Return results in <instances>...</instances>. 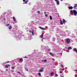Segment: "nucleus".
<instances>
[{
    "label": "nucleus",
    "instance_id": "1",
    "mask_svg": "<svg viewBox=\"0 0 77 77\" xmlns=\"http://www.w3.org/2000/svg\"><path fill=\"white\" fill-rule=\"evenodd\" d=\"M70 13L71 15H73L74 14V15H77V11L74 10H71L70 11Z\"/></svg>",
    "mask_w": 77,
    "mask_h": 77
},
{
    "label": "nucleus",
    "instance_id": "2",
    "mask_svg": "<svg viewBox=\"0 0 77 77\" xmlns=\"http://www.w3.org/2000/svg\"><path fill=\"white\" fill-rule=\"evenodd\" d=\"M66 42L68 44H69V42H70V41L69 38L66 39Z\"/></svg>",
    "mask_w": 77,
    "mask_h": 77
},
{
    "label": "nucleus",
    "instance_id": "3",
    "mask_svg": "<svg viewBox=\"0 0 77 77\" xmlns=\"http://www.w3.org/2000/svg\"><path fill=\"white\" fill-rule=\"evenodd\" d=\"M55 2H56L57 5H59V1L58 0H54Z\"/></svg>",
    "mask_w": 77,
    "mask_h": 77
},
{
    "label": "nucleus",
    "instance_id": "4",
    "mask_svg": "<svg viewBox=\"0 0 77 77\" xmlns=\"http://www.w3.org/2000/svg\"><path fill=\"white\" fill-rule=\"evenodd\" d=\"M54 75V72H51V77H52V76H53Z\"/></svg>",
    "mask_w": 77,
    "mask_h": 77
},
{
    "label": "nucleus",
    "instance_id": "5",
    "mask_svg": "<svg viewBox=\"0 0 77 77\" xmlns=\"http://www.w3.org/2000/svg\"><path fill=\"white\" fill-rule=\"evenodd\" d=\"M38 28H39V29H40L41 30H45V29L44 28H42L40 26L38 27Z\"/></svg>",
    "mask_w": 77,
    "mask_h": 77
},
{
    "label": "nucleus",
    "instance_id": "6",
    "mask_svg": "<svg viewBox=\"0 0 77 77\" xmlns=\"http://www.w3.org/2000/svg\"><path fill=\"white\" fill-rule=\"evenodd\" d=\"M73 51H75L76 53H77V49L76 48H74L73 50Z\"/></svg>",
    "mask_w": 77,
    "mask_h": 77
},
{
    "label": "nucleus",
    "instance_id": "7",
    "mask_svg": "<svg viewBox=\"0 0 77 77\" xmlns=\"http://www.w3.org/2000/svg\"><path fill=\"white\" fill-rule=\"evenodd\" d=\"M65 22H66V20L65 19H63V24H65Z\"/></svg>",
    "mask_w": 77,
    "mask_h": 77
},
{
    "label": "nucleus",
    "instance_id": "8",
    "mask_svg": "<svg viewBox=\"0 0 77 77\" xmlns=\"http://www.w3.org/2000/svg\"><path fill=\"white\" fill-rule=\"evenodd\" d=\"M43 71H44V70L40 69L39 70V72H42Z\"/></svg>",
    "mask_w": 77,
    "mask_h": 77
},
{
    "label": "nucleus",
    "instance_id": "9",
    "mask_svg": "<svg viewBox=\"0 0 77 77\" xmlns=\"http://www.w3.org/2000/svg\"><path fill=\"white\" fill-rule=\"evenodd\" d=\"M69 9H73V7L72 6H69Z\"/></svg>",
    "mask_w": 77,
    "mask_h": 77
},
{
    "label": "nucleus",
    "instance_id": "10",
    "mask_svg": "<svg viewBox=\"0 0 77 77\" xmlns=\"http://www.w3.org/2000/svg\"><path fill=\"white\" fill-rule=\"evenodd\" d=\"M43 37H44V35H43V34L42 35L40 36V37L41 38L43 39H44V38Z\"/></svg>",
    "mask_w": 77,
    "mask_h": 77
},
{
    "label": "nucleus",
    "instance_id": "11",
    "mask_svg": "<svg viewBox=\"0 0 77 77\" xmlns=\"http://www.w3.org/2000/svg\"><path fill=\"white\" fill-rule=\"evenodd\" d=\"M60 24L61 25H63V22H62V20H60Z\"/></svg>",
    "mask_w": 77,
    "mask_h": 77
},
{
    "label": "nucleus",
    "instance_id": "12",
    "mask_svg": "<svg viewBox=\"0 0 77 77\" xmlns=\"http://www.w3.org/2000/svg\"><path fill=\"white\" fill-rule=\"evenodd\" d=\"M20 62H22L23 61V58H21L19 60Z\"/></svg>",
    "mask_w": 77,
    "mask_h": 77
},
{
    "label": "nucleus",
    "instance_id": "13",
    "mask_svg": "<svg viewBox=\"0 0 77 77\" xmlns=\"http://www.w3.org/2000/svg\"><path fill=\"white\" fill-rule=\"evenodd\" d=\"M72 48L71 47H69L68 48V50H71V49H72Z\"/></svg>",
    "mask_w": 77,
    "mask_h": 77
},
{
    "label": "nucleus",
    "instance_id": "14",
    "mask_svg": "<svg viewBox=\"0 0 77 77\" xmlns=\"http://www.w3.org/2000/svg\"><path fill=\"white\" fill-rule=\"evenodd\" d=\"M13 18L14 20V21H16V19H15V17H13Z\"/></svg>",
    "mask_w": 77,
    "mask_h": 77
},
{
    "label": "nucleus",
    "instance_id": "15",
    "mask_svg": "<svg viewBox=\"0 0 77 77\" xmlns=\"http://www.w3.org/2000/svg\"><path fill=\"white\" fill-rule=\"evenodd\" d=\"M8 28L10 30H11V29H12V26H10Z\"/></svg>",
    "mask_w": 77,
    "mask_h": 77
},
{
    "label": "nucleus",
    "instance_id": "16",
    "mask_svg": "<svg viewBox=\"0 0 77 77\" xmlns=\"http://www.w3.org/2000/svg\"><path fill=\"white\" fill-rule=\"evenodd\" d=\"M50 20H52L53 19V18H52V17H51V16H50Z\"/></svg>",
    "mask_w": 77,
    "mask_h": 77
},
{
    "label": "nucleus",
    "instance_id": "17",
    "mask_svg": "<svg viewBox=\"0 0 77 77\" xmlns=\"http://www.w3.org/2000/svg\"><path fill=\"white\" fill-rule=\"evenodd\" d=\"M5 68H8V65H6L5 66Z\"/></svg>",
    "mask_w": 77,
    "mask_h": 77
},
{
    "label": "nucleus",
    "instance_id": "18",
    "mask_svg": "<svg viewBox=\"0 0 77 77\" xmlns=\"http://www.w3.org/2000/svg\"><path fill=\"white\" fill-rule=\"evenodd\" d=\"M11 69H15V67H11Z\"/></svg>",
    "mask_w": 77,
    "mask_h": 77
},
{
    "label": "nucleus",
    "instance_id": "19",
    "mask_svg": "<svg viewBox=\"0 0 77 77\" xmlns=\"http://www.w3.org/2000/svg\"><path fill=\"white\" fill-rule=\"evenodd\" d=\"M31 33H32V35H34V33H33V30H32V32H31Z\"/></svg>",
    "mask_w": 77,
    "mask_h": 77
},
{
    "label": "nucleus",
    "instance_id": "20",
    "mask_svg": "<svg viewBox=\"0 0 77 77\" xmlns=\"http://www.w3.org/2000/svg\"><path fill=\"white\" fill-rule=\"evenodd\" d=\"M27 2H28V0H27L26 1V2H25V4H26L27 3Z\"/></svg>",
    "mask_w": 77,
    "mask_h": 77
},
{
    "label": "nucleus",
    "instance_id": "21",
    "mask_svg": "<svg viewBox=\"0 0 77 77\" xmlns=\"http://www.w3.org/2000/svg\"><path fill=\"white\" fill-rule=\"evenodd\" d=\"M38 74L39 75V76H41V74L40 73H38Z\"/></svg>",
    "mask_w": 77,
    "mask_h": 77
},
{
    "label": "nucleus",
    "instance_id": "22",
    "mask_svg": "<svg viewBox=\"0 0 77 77\" xmlns=\"http://www.w3.org/2000/svg\"><path fill=\"white\" fill-rule=\"evenodd\" d=\"M37 13H38V14H40V11H37Z\"/></svg>",
    "mask_w": 77,
    "mask_h": 77
},
{
    "label": "nucleus",
    "instance_id": "23",
    "mask_svg": "<svg viewBox=\"0 0 77 77\" xmlns=\"http://www.w3.org/2000/svg\"><path fill=\"white\" fill-rule=\"evenodd\" d=\"M51 49H48V51H50Z\"/></svg>",
    "mask_w": 77,
    "mask_h": 77
},
{
    "label": "nucleus",
    "instance_id": "24",
    "mask_svg": "<svg viewBox=\"0 0 77 77\" xmlns=\"http://www.w3.org/2000/svg\"><path fill=\"white\" fill-rule=\"evenodd\" d=\"M45 16L46 17H48V15L45 14Z\"/></svg>",
    "mask_w": 77,
    "mask_h": 77
},
{
    "label": "nucleus",
    "instance_id": "25",
    "mask_svg": "<svg viewBox=\"0 0 77 77\" xmlns=\"http://www.w3.org/2000/svg\"><path fill=\"white\" fill-rule=\"evenodd\" d=\"M44 62H47V61H46V60H44Z\"/></svg>",
    "mask_w": 77,
    "mask_h": 77
},
{
    "label": "nucleus",
    "instance_id": "26",
    "mask_svg": "<svg viewBox=\"0 0 77 77\" xmlns=\"http://www.w3.org/2000/svg\"><path fill=\"white\" fill-rule=\"evenodd\" d=\"M50 54H51V55H53V54H51V52L50 53Z\"/></svg>",
    "mask_w": 77,
    "mask_h": 77
},
{
    "label": "nucleus",
    "instance_id": "27",
    "mask_svg": "<svg viewBox=\"0 0 77 77\" xmlns=\"http://www.w3.org/2000/svg\"><path fill=\"white\" fill-rule=\"evenodd\" d=\"M8 66H9V67L11 66L9 64H8Z\"/></svg>",
    "mask_w": 77,
    "mask_h": 77
},
{
    "label": "nucleus",
    "instance_id": "28",
    "mask_svg": "<svg viewBox=\"0 0 77 77\" xmlns=\"http://www.w3.org/2000/svg\"><path fill=\"white\" fill-rule=\"evenodd\" d=\"M18 72L19 74H20V72Z\"/></svg>",
    "mask_w": 77,
    "mask_h": 77
},
{
    "label": "nucleus",
    "instance_id": "29",
    "mask_svg": "<svg viewBox=\"0 0 77 77\" xmlns=\"http://www.w3.org/2000/svg\"><path fill=\"white\" fill-rule=\"evenodd\" d=\"M60 74H62V71H60Z\"/></svg>",
    "mask_w": 77,
    "mask_h": 77
},
{
    "label": "nucleus",
    "instance_id": "30",
    "mask_svg": "<svg viewBox=\"0 0 77 77\" xmlns=\"http://www.w3.org/2000/svg\"><path fill=\"white\" fill-rule=\"evenodd\" d=\"M74 71H76V72H77V70H74Z\"/></svg>",
    "mask_w": 77,
    "mask_h": 77
},
{
    "label": "nucleus",
    "instance_id": "31",
    "mask_svg": "<svg viewBox=\"0 0 77 77\" xmlns=\"http://www.w3.org/2000/svg\"><path fill=\"white\" fill-rule=\"evenodd\" d=\"M56 76H57H57H58V75H57V74H56Z\"/></svg>",
    "mask_w": 77,
    "mask_h": 77
},
{
    "label": "nucleus",
    "instance_id": "32",
    "mask_svg": "<svg viewBox=\"0 0 77 77\" xmlns=\"http://www.w3.org/2000/svg\"><path fill=\"white\" fill-rule=\"evenodd\" d=\"M9 26V24H7V26Z\"/></svg>",
    "mask_w": 77,
    "mask_h": 77
},
{
    "label": "nucleus",
    "instance_id": "33",
    "mask_svg": "<svg viewBox=\"0 0 77 77\" xmlns=\"http://www.w3.org/2000/svg\"><path fill=\"white\" fill-rule=\"evenodd\" d=\"M4 20L5 21H6V19L5 18H4Z\"/></svg>",
    "mask_w": 77,
    "mask_h": 77
},
{
    "label": "nucleus",
    "instance_id": "34",
    "mask_svg": "<svg viewBox=\"0 0 77 77\" xmlns=\"http://www.w3.org/2000/svg\"><path fill=\"white\" fill-rule=\"evenodd\" d=\"M25 0H23V2H25Z\"/></svg>",
    "mask_w": 77,
    "mask_h": 77
},
{
    "label": "nucleus",
    "instance_id": "35",
    "mask_svg": "<svg viewBox=\"0 0 77 77\" xmlns=\"http://www.w3.org/2000/svg\"><path fill=\"white\" fill-rule=\"evenodd\" d=\"M62 68H63L64 67L63 66H61Z\"/></svg>",
    "mask_w": 77,
    "mask_h": 77
},
{
    "label": "nucleus",
    "instance_id": "36",
    "mask_svg": "<svg viewBox=\"0 0 77 77\" xmlns=\"http://www.w3.org/2000/svg\"><path fill=\"white\" fill-rule=\"evenodd\" d=\"M42 70H43V69H44V68L42 67Z\"/></svg>",
    "mask_w": 77,
    "mask_h": 77
},
{
    "label": "nucleus",
    "instance_id": "37",
    "mask_svg": "<svg viewBox=\"0 0 77 77\" xmlns=\"http://www.w3.org/2000/svg\"><path fill=\"white\" fill-rule=\"evenodd\" d=\"M6 63H9V62L8 61H7L6 62Z\"/></svg>",
    "mask_w": 77,
    "mask_h": 77
},
{
    "label": "nucleus",
    "instance_id": "38",
    "mask_svg": "<svg viewBox=\"0 0 77 77\" xmlns=\"http://www.w3.org/2000/svg\"><path fill=\"white\" fill-rule=\"evenodd\" d=\"M29 32H30V33H31V32H32V31H29Z\"/></svg>",
    "mask_w": 77,
    "mask_h": 77
},
{
    "label": "nucleus",
    "instance_id": "39",
    "mask_svg": "<svg viewBox=\"0 0 77 77\" xmlns=\"http://www.w3.org/2000/svg\"><path fill=\"white\" fill-rule=\"evenodd\" d=\"M74 8H76V6H74Z\"/></svg>",
    "mask_w": 77,
    "mask_h": 77
},
{
    "label": "nucleus",
    "instance_id": "40",
    "mask_svg": "<svg viewBox=\"0 0 77 77\" xmlns=\"http://www.w3.org/2000/svg\"><path fill=\"white\" fill-rule=\"evenodd\" d=\"M6 71H8V69H6Z\"/></svg>",
    "mask_w": 77,
    "mask_h": 77
},
{
    "label": "nucleus",
    "instance_id": "41",
    "mask_svg": "<svg viewBox=\"0 0 77 77\" xmlns=\"http://www.w3.org/2000/svg\"><path fill=\"white\" fill-rule=\"evenodd\" d=\"M11 72H14V70H11Z\"/></svg>",
    "mask_w": 77,
    "mask_h": 77
},
{
    "label": "nucleus",
    "instance_id": "42",
    "mask_svg": "<svg viewBox=\"0 0 77 77\" xmlns=\"http://www.w3.org/2000/svg\"><path fill=\"white\" fill-rule=\"evenodd\" d=\"M25 58H27V57H25Z\"/></svg>",
    "mask_w": 77,
    "mask_h": 77
},
{
    "label": "nucleus",
    "instance_id": "43",
    "mask_svg": "<svg viewBox=\"0 0 77 77\" xmlns=\"http://www.w3.org/2000/svg\"><path fill=\"white\" fill-rule=\"evenodd\" d=\"M60 1H61V2H62V1H63V0H60Z\"/></svg>",
    "mask_w": 77,
    "mask_h": 77
},
{
    "label": "nucleus",
    "instance_id": "44",
    "mask_svg": "<svg viewBox=\"0 0 77 77\" xmlns=\"http://www.w3.org/2000/svg\"><path fill=\"white\" fill-rule=\"evenodd\" d=\"M45 14H46V13L45 12L44 13Z\"/></svg>",
    "mask_w": 77,
    "mask_h": 77
},
{
    "label": "nucleus",
    "instance_id": "45",
    "mask_svg": "<svg viewBox=\"0 0 77 77\" xmlns=\"http://www.w3.org/2000/svg\"><path fill=\"white\" fill-rule=\"evenodd\" d=\"M42 41H43V39H42Z\"/></svg>",
    "mask_w": 77,
    "mask_h": 77
},
{
    "label": "nucleus",
    "instance_id": "46",
    "mask_svg": "<svg viewBox=\"0 0 77 77\" xmlns=\"http://www.w3.org/2000/svg\"><path fill=\"white\" fill-rule=\"evenodd\" d=\"M46 77H49V76H47Z\"/></svg>",
    "mask_w": 77,
    "mask_h": 77
},
{
    "label": "nucleus",
    "instance_id": "47",
    "mask_svg": "<svg viewBox=\"0 0 77 77\" xmlns=\"http://www.w3.org/2000/svg\"><path fill=\"white\" fill-rule=\"evenodd\" d=\"M13 64H14H14H15V63H14Z\"/></svg>",
    "mask_w": 77,
    "mask_h": 77
}]
</instances>
